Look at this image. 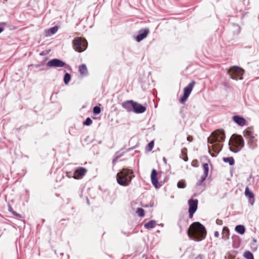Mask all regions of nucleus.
<instances>
[{"label":"nucleus","mask_w":259,"mask_h":259,"mask_svg":"<svg viewBox=\"0 0 259 259\" xmlns=\"http://www.w3.org/2000/svg\"><path fill=\"white\" fill-rule=\"evenodd\" d=\"M136 213H137L138 216L141 218L144 217L145 215V210L142 208L141 207H138L137 209Z\"/></svg>","instance_id":"obj_31"},{"label":"nucleus","mask_w":259,"mask_h":259,"mask_svg":"<svg viewBox=\"0 0 259 259\" xmlns=\"http://www.w3.org/2000/svg\"><path fill=\"white\" fill-rule=\"evenodd\" d=\"M134 171L128 168H122L117 174L116 181L117 183L122 186H127L131 183L134 177Z\"/></svg>","instance_id":"obj_3"},{"label":"nucleus","mask_w":259,"mask_h":259,"mask_svg":"<svg viewBox=\"0 0 259 259\" xmlns=\"http://www.w3.org/2000/svg\"><path fill=\"white\" fill-rule=\"evenodd\" d=\"M186 186V183L185 180L179 181L177 183V187L178 188L183 189Z\"/></svg>","instance_id":"obj_32"},{"label":"nucleus","mask_w":259,"mask_h":259,"mask_svg":"<svg viewBox=\"0 0 259 259\" xmlns=\"http://www.w3.org/2000/svg\"><path fill=\"white\" fill-rule=\"evenodd\" d=\"M244 73V70L238 66H233L227 71V74L230 76V78L233 80H242V75Z\"/></svg>","instance_id":"obj_6"},{"label":"nucleus","mask_w":259,"mask_h":259,"mask_svg":"<svg viewBox=\"0 0 259 259\" xmlns=\"http://www.w3.org/2000/svg\"><path fill=\"white\" fill-rule=\"evenodd\" d=\"M79 72L82 75L87 76L88 75V69L85 64H82L79 66Z\"/></svg>","instance_id":"obj_23"},{"label":"nucleus","mask_w":259,"mask_h":259,"mask_svg":"<svg viewBox=\"0 0 259 259\" xmlns=\"http://www.w3.org/2000/svg\"><path fill=\"white\" fill-rule=\"evenodd\" d=\"M156 223L154 220H150L144 224V227L147 229L154 228L156 226Z\"/></svg>","instance_id":"obj_25"},{"label":"nucleus","mask_w":259,"mask_h":259,"mask_svg":"<svg viewBox=\"0 0 259 259\" xmlns=\"http://www.w3.org/2000/svg\"><path fill=\"white\" fill-rule=\"evenodd\" d=\"M134 149V147L126 149V150H124V148H122L120 150L116 152L115 154L116 155V159H118L120 158L121 157L123 156L125 152H127L130 151L132 150H133Z\"/></svg>","instance_id":"obj_22"},{"label":"nucleus","mask_w":259,"mask_h":259,"mask_svg":"<svg viewBox=\"0 0 259 259\" xmlns=\"http://www.w3.org/2000/svg\"><path fill=\"white\" fill-rule=\"evenodd\" d=\"M144 86H145L144 83L143 82H142V83H141V87H142V88L144 90H145V89H146V87H144Z\"/></svg>","instance_id":"obj_51"},{"label":"nucleus","mask_w":259,"mask_h":259,"mask_svg":"<svg viewBox=\"0 0 259 259\" xmlns=\"http://www.w3.org/2000/svg\"><path fill=\"white\" fill-rule=\"evenodd\" d=\"M207 177L202 176L200 179L196 183V186H199L204 185L203 182L206 180Z\"/></svg>","instance_id":"obj_35"},{"label":"nucleus","mask_w":259,"mask_h":259,"mask_svg":"<svg viewBox=\"0 0 259 259\" xmlns=\"http://www.w3.org/2000/svg\"><path fill=\"white\" fill-rule=\"evenodd\" d=\"M71 79V75L70 73H69L68 72L65 73L64 76H63V81L65 85H67Z\"/></svg>","instance_id":"obj_28"},{"label":"nucleus","mask_w":259,"mask_h":259,"mask_svg":"<svg viewBox=\"0 0 259 259\" xmlns=\"http://www.w3.org/2000/svg\"><path fill=\"white\" fill-rule=\"evenodd\" d=\"M187 233L190 239L199 242L205 238L207 231L203 225L199 222H195L187 229Z\"/></svg>","instance_id":"obj_2"},{"label":"nucleus","mask_w":259,"mask_h":259,"mask_svg":"<svg viewBox=\"0 0 259 259\" xmlns=\"http://www.w3.org/2000/svg\"><path fill=\"white\" fill-rule=\"evenodd\" d=\"M48 67L50 68H61L64 67L65 69L71 72L72 68L69 65L66 63L65 62L58 58H53L50 60L47 63Z\"/></svg>","instance_id":"obj_5"},{"label":"nucleus","mask_w":259,"mask_h":259,"mask_svg":"<svg viewBox=\"0 0 259 259\" xmlns=\"http://www.w3.org/2000/svg\"><path fill=\"white\" fill-rule=\"evenodd\" d=\"M187 140L189 142H191L193 140V137L191 136H188L187 138Z\"/></svg>","instance_id":"obj_47"},{"label":"nucleus","mask_w":259,"mask_h":259,"mask_svg":"<svg viewBox=\"0 0 259 259\" xmlns=\"http://www.w3.org/2000/svg\"><path fill=\"white\" fill-rule=\"evenodd\" d=\"M243 134L249 148L252 149H255L257 146V139L256 138V135L254 133L253 127H248L243 131Z\"/></svg>","instance_id":"obj_4"},{"label":"nucleus","mask_w":259,"mask_h":259,"mask_svg":"<svg viewBox=\"0 0 259 259\" xmlns=\"http://www.w3.org/2000/svg\"><path fill=\"white\" fill-rule=\"evenodd\" d=\"M101 112V109L100 106L96 105L93 107V112L95 115L100 114Z\"/></svg>","instance_id":"obj_33"},{"label":"nucleus","mask_w":259,"mask_h":259,"mask_svg":"<svg viewBox=\"0 0 259 259\" xmlns=\"http://www.w3.org/2000/svg\"><path fill=\"white\" fill-rule=\"evenodd\" d=\"M45 64V63L44 62H41V63L40 64H35L34 65V66L36 68H39V67H41L42 66H44Z\"/></svg>","instance_id":"obj_44"},{"label":"nucleus","mask_w":259,"mask_h":259,"mask_svg":"<svg viewBox=\"0 0 259 259\" xmlns=\"http://www.w3.org/2000/svg\"><path fill=\"white\" fill-rule=\"evenodd\" d=\"M229 229L227 227H224L222 230V238L225 240L228 239L229 236Z\"/></svg>","instance_id":"obj_27"},{"label":"nucleus","mask_w":259,"mask_h":259,"mask_svg":"<svg viewBox=\"0 0 259 259\" xmlns=\"http://www.w3.org/2000/svg\"><path fill=\"white\" fill-rule=\"evenodd\" d=\"M87 172V169L83 167H78L75 169L73 173L71 172L67 173L66 176L69 178L73 177L75 179H81L84 176Z\"/></svg>","instance_id":"obj_9"},{"label":"nucleus","mask_w":259,"mask_h":259,"mask_svg":"<svg viewBox=\"0 0 259 259\" xmlns=\"http://www.w3.org/2000/svg\"><path fill=\"white\" fill-rule=\"evenodd\" d=\"M40 55H43V53H41L40 54Z\"/></svg>","instance_id":"obj_60"},{"label":"nucleus","mask_w":259,"mask_h":259,"mask_svg":"<svg viewBox=\"0 0 259 259\" xmlns=\"http://www.w3.org/2000/svg\"><path fill=\"white\" fill-rule=\"evenodd\" d=\"M223 160L225 163H228L230 166H233L235 164V160L233 157H223Z\"/></svg>","instance_id":"obj_26"},{"label":"nucleus","mask_w":259,"mask_h":259,"mask_svg":"<svg viewBox=\"0 0 259 259\" xmlns=\"http://www.w3.org/2000/svg\"><path fill=\"white\" fill-rule=\"evenodd\" d=\"M163 225H163V224H160V226H161V227H163Z\"/></svg>","instance_id":"obj_57"},{"label":"nucleus","mask_w":259,"mask_h":259,"mask_svg":"<svg viewBox=\"0 0 259 259\" xmlns=\"http://www.w3.org/2000/svg\"><path fill=\"white\" fill-rule=\"evenodd\" d=\"M93 123V120L90 117H87L84 121H83V124L86 126H90Z\"/></svg>","instance_id":"obj_36"},{"label":"nucleus","mask_w":259,"mask_h":259,"mask_svg":"<svg viewBox=\"0 0 259 259\" xmlns=\"http://www.w3.org/2000/svg\"><path fill=\"white\" fill-rule=\"evenodd\" d=\"M196 258H199V259H204V256L203 254H199L197 257H196Z\"/></svg>","instance_id":"obj_46"},{"label":"nucleus","mask_w":259,"mask_h":259,"mask_svg":"<svg viewBox=\"0 0 259 259\" xmlns=\"http://www.w3.org/2000/svg\"><path fill=\"white\" fill-rule=\"evenodd\" d=\"M157 171L155 169H153L151 174V183L155 189H159L161 184L158 181Z\"/></svg>","instance_id":"obj_10"},{"label":"nucleus","mask_w":259,"mask_h":259,"mask_svg":"<svg viewBox=\"0 0 259 259\" xmlns=\"http://www.w3.org/2000/svg\"><path fill=\"white\" fill-rule=\"evenodd\" d=\"M244 194L245 196L248 199L249 203L251 205H253L255 201L254 194L248 186L245 188Z\"/></svg>","instance_id":"obj_14"},{"label":"nucleus","mask_w":259,"mask_h":259,"mask_svg":"<svg viewBox=\"0 0 259 259\" xmlns=\"http://www.w3.org/2000/svg\"><path fill=\"white\" fill-rule=\"evenodd\" d=\"M181 153L182 155L183 156H187V149L186 148H184L182 149L181 150Z\"/></svg>","instance_id":"obj_40"},{"label":"nucleus","mask_w":259,"mask_h":259,"mask_svg":"<svg viewBox=\"0 0 259 259\" xmlns=\"http://www.w3.org/2000/svg\"><path fill=\"white\" fill-rule=\"evenodd\" d=\"M59 28V26L58 25H55L53 27H52L48 29H46L45 30V33L46 36H50L52 35L55 34L58 31Z\"/></svg>","instance_id":"obj_18"},{"label":"nucleus","mask_w":259,"mask_h":259,"mask_svg":"<svg viewBox=\"0 0 259 259\" xmlns=\"http://www.w3.org/2000/svg\"><path fill=\"white\" fill-rule=\"evenodd\" d=\"M87 202L88 204L90 205L89 200L88 197H87Z\"/></svg>","instance_id":"obj_54"},{"label":"nucleus","mask_w":259,"mask_h":259,"mask_svg":"<svg viewBox=\"0 0 259 259\" xmlns=\"http://www.w3.org/2000/svg\"><path fill=\"white\" fill-rule=\"evenodd\" d=\"M134 102V101L133 100H127L123 102L121 105L122 107L125 109L127 112H133Z\"/></svg>","instance_id":"obj_17"},{"label":"nucleus","mask_w":259,"mask_h":259,"mask_svg":"<svg viewBox=\"0 0 259 259\" xmlns=\"http://www.w3.org/2000/svg\"><path fill=\"white\" fill-rule=\"evenodd\" d=\"M61 225L63 226V227H65L67 225V220L65 219H62L60 222Z\"/></svg>","instance_id":"obj_39"},{"label":"nucleus","mask_w":259,"mask_h":259,"mask_svg":"<svg viewBox=\"0 0 259 259\" xmlns=\"http://www.w3.org/2000/svg\"><path fill=\"white\" fill-rule=\"evenodd\" d=\"M162 160L164 162V163H166V159L165 157H163V158H162Z\"/></svg>","instance_id":"obj_52"},{"label":"nucleus","mask_w":259,"mask_h":259,"mask_svg":"<svg viewBox=\"0 0 259 259\" xmlns=\"http://www.w3.org/2000/svg\"><path fill=\"white\" fill-rule=\"evenodd\" d=\"M202 167L204 170L203 175L202 176L207 177L209 172L208 164L207 163H203L202 164Z\"/></svg>","instance_id":"obj_29"},{"label":"nucleus","mask_w":259,"mask_h":259,"mask_svg":"<svg viewBox=\"0 0 259 259\" xmlns=\"http://www.w3.org/2000/svg\"><path fill=\"white\" fill-rule=\"evenodd\" d=\"M8 210L10 212H11L12 214H13V212L15 211L12 206L10 205H8Z\"/></svg>","instance_id":"obj_45"},{"label":"nucleus","mask_w":259,"mask_h":259,"mask_svg":"<svg viewBox=\"0 0 259 259\" xmlns=\"http://www.w3.org/2000/svg\"><path fill=\"white\" fill-rule=\"evenodd\" d=\"M232 121L239 126H243L247 124V121L245 118L240 115H234L232 117Z\"/></svg>","instance_id":"obj_12"},{"label":"nucleus","mask_w":259,"mask_h":259,"mask_svg":"<svg viewBox=\"0 0 259 259\" xmlns=\"http://www.w3.org/2000/svg\"><path fill=\"white\" fill-rule=\"evenodd\" d=\"M183 160L185 162L187 161L188 160V157L187 155L184 156V157L183 158Z\"/></svg>","instance_id":"obj_49"},{"label":"nucleus","mask_w":259,"mask_h":259,"mask_svg":"<svg viewBox=\"0 0 259 259\" xmlns=\"http://www.w3.org/2000/svg\"><path fill=\"white\" fill-rule=\"evenodd\" d=\"M229 150L235 153L239 152L244 146V140L241 135H237L231 145L229 143Z\"/></svg>","instance_id":"obj_7"},{"label":"nucleus","mask_w":259,"mask_h":259,"mask_svg":"<svg viewBox=\"0 0 259 259\" xmlns=\"http://www.w3.org/2000/svg\"><path fill=\"white\" fill-rule=\"evenodd\" d=\"M13 215L16 217L18 219H19V220H21V219H24V217L23 216H22V215H21V214H19L18 213H17V212L16 211H13V214H12Z\"/></svg>","instance_id":"obj_38"},{"label":"nucleus","mask_w":259,"mask_h":259,"mask_svg":"<svg viewBox=\"0 0 259 259\" xmlns=\"http://www.w3.org/2000/svg\"><path fill=\"white\" fill-rule=\"evenodd\" d=\"M60 254H61V255H63V253H61Z\"/></svg>","instance_id":"obj_61"},{"label":"nucleus","mask_w":259,"mask_h":259,"mask_svg":"<svg viewBox=\"0 0 259 259\" xmlns=\"http://www.w3.org/2000/svg\"><path fill=\"white\" fill-rule=\"evenodd\" d=\"M150 206H151V207H153V204H151Z\"/></svg>","instance_id":"obj_58"},{"label":"nucleus","mask_w":259,"mask_h":259,"mask_svg":"<svg viewBox=\"0 0 259 259\" xmlns=\"http://www.w3.org/2000/svg\"><path fill=\"white\" fill-rule=\"evenodd\" d=\"M45 70V68H40V71Z\"/></svg>","instance_id":"obj_56"},{"label":"nucleus","mask_w":259,"mask_h":259,"mask_svg":"<svg viewBox=\"0 0 259 259\" xmlns=\"http://www.w3.org/2000/svg\"><path fill=\"white\" fill-rule=\"evenodd\" d=\"M235 231L240 235H243L245 232V227L243 225H238L235 228Z\"/></svg>","instance_id":"obj_24"},{"label":"nucleus","mask_w":259,"mask_h":259,"mask_svg":"<svg viewBox=\"0 0 259 259\" xmlns=\"http://www.w3.org/2000/svg\"><path fill=\"white\" fill-rule=\"evenodd\" d=\"M232 246L234 248H238L240 246V240L237 235H233L232 236Z\"/></svg>","instance_id":"obj_21"},{"label":"nucleus","mask_w":259,"mask_h":259,"mask_svg":"<svg viewBox=\"0 0 259 259\" xmlns=\"http://www.w3.org/2000/svg\"><path fill=\"white\" fill-rule=\"evenodd\" d=\"M40 222H41V223L42 224H44V223H45V219H41L40 220Z\"/></svg>","instance_id":"obj_53"},{"label":"nucleus","mask_w":259,"mask_h":259,"mask_svg":"<svg viewBox=\"0 0 259 259\" xmlns=\"http://www.w3.org/2000/svg\"><path fill=\"white\" fill-rule=\"evenodd\" d=\"M72 45L74 49L79 53L84 51L88 47L87 41L80 37L75 38L72 41Z\"/></svg>","instance_id":"obj_8"},{"label":"nucleus","mask_w":259,"mask_h":259,"mask_svg":"<svg viewBox=\"0 0 259 259\" xmlns=\"http://www.w3.org/2000/svg\"><path fill=\"white\" fill-rule=\"evenodd\" d=\"M189 96L183 94V96L179 98V102L182 104H185Z\"/></svg>","instance_id":"obj_34"},{"label":"nucleus","mask_w":259,"mask_h":259,"mask_svg":"<svg viewBox=\"0 0 259 259\" xmlns=\"http://www.w3.org/2000/svg\"><path fill=\"white\" fill-rule=\"evenodd\" d=\"M6 25L5 22H1L0 23V33H2L4 30V27L3 25Z\"/></svg>","instance_id":"obj_41"},{"label":"nucleus","mask_w":259,"mask_h":259,"mask_svg":"<svg viewBox=\"0 0 259 259\" xmlns=\"http://www.w3.org/2000/svg\"><path fill=\"white\" fill-rule=\"evenodd\" d=\"M214 236L215 237H219L220 236V234L218 231H215L214 233Z\"/></svg>","instance_id":"obj_48"},{"label":"nucleus","mask_w":259,"mask_h":259,"mask_svg":"<svg viewBox=\"0 0 259 259\" xmlns=\"http://www.w3.org/2000/svg\"><path fill=\"white\" fill-rule=\"evenodd\" d=\"M243 256L246 259H254L253 253L249 250L245 251Z\"/></svg>","instance_id":"obj_30"},{"label":"nucleus","mask_w":259,"mask_h":259,"mask_svg":"<svg viewBox=\"0 0 259 259\" xmlns=\"http://www.w3.org/2000/svg\"><path fill=\"white\" fill-rule=\"evenodd\" d=\"M146 110V107L141 104L134 101L133 112L136 114H141L145 112Z\"/></svg>","instance_id":"obj_13"},{"label":"nucleus","mask_w":259,"mask_h":259,"mask_svg":"<svg viewBox=\"0 0 259 259\" xmlns=\"http://www.w3.org/2000/svg\"><path fill=\"white\" fill-rule=\"evenodd\" d=\"M216 224L218 225H223V221L218 219L216 220Z\"/></svg>","instance_id":"obj_43"},{"label":"nucleus","mask_w":259,"mask_h":259,"mask_svg":"<svg viewBox=\"0 0 259 259\" xmlns=\"http://www.w3.org/2000/svg\"><path fill=\"white\" fill-rule=\"evenodd\" d=\"M195 84V81L194 80H192L186 87L184 88L183 94L189 97Z\"/></svg>","instance_id":"obj_16"},{"label":"nucleus","mask_w":259,"mask_h":259,"mask_svg":"<svg viewBox=\"0 0 259 259\" xmlns=\"http://www.w3.org/2000/svg\"><path fill=\"white\" fill-rule=\"evenodd\" d=\"M225 138V131L223 129L214 131L211 133V137L208 138V152L211 157H216L221 151Z\"/></svg>","instance_id":"obj_1"},{"label":"nucleus","mask_w":259,"mask_h":259,"mask_svg":"<svg viewBox=\"0 0 259 259\" xmlns=\"http://www.w3.org/2000/svg\"><path fill=\"white\" fill-rule=\"evenodd\" d=\"M221 84L224 87V90L226 92L231 91L233 89L229 83V80L225 78L222 82Z\"/></svg>","instance_id":"obj_20"},{"label":"nucleus","mask_w":259,"mask_h":259,"mask_svg":"<svg viewBox=\"0 0 259 259\" xmlns=\"http://www.w3.org/2000/svg\"><path fill=\"white\" fill-rule=\"evenodd\" d=\"M149 33V28H142L138 31V34L135 37V39L137 42H140L146 38Z\"/></svg>","instance_id":"obj_11"},{"label":"nucleus","mask_w":259,"mask_h":259,"mask_svg":"<svg viewBox=\"0 0 259 259\" xmlns=\"http://www.w3.org/2000/svg\"><path fill=\"white\" fill-rule=\"evenodd\" d=\"M117 159H116V155H114V158L112 160V163H114L117 160Z\"/></svg>","instance_id":"obj_50"},{"label":"nucleus","mask_w":259,"mask_h":259,"mask_svg":"<svg viewBox=\"0 0 259 259\" xmlns=\"http://www.w3.org/2000/svg\"><path fill=\"white\" fill-rule=\"evenodd\" d=\"M188 224V221L184 218H180L178 222V225L180 228V232L183 231L184 228H185Z\"/></svg>","instance_id":"obj_19"},{"label":"nucleus","mask_w":259,"mask_h":259,"mask_svg":"<svg viewBox=\"0 0 259 259\" xmlns=\"http://www.w3.org/2000/svg\"><path fill=\"white\" fill-rule=\"evenodd\" d=\"M195 212L196 211H194L188 210L189 218L190 219H192L193 217L194 214L195 213Z\"/></svg>","instance_id":"obj_42"},{"label":"nucleus","mask_w":259,"mask_h":259,"mask_svg":"<svg viewBox=\"0 0 259 259\" xmlns=\"http://www.w3.org/2000/svg\"><path fill=\"white\" fill-rule=\"evenodd\" d=\"M188 210L196 211L198 208V200L197 199L191 198L188 200Z\"/></svg>","instance_id":"obj_15"},{"label":"nucleus","mask_w":259,"mask_h":259,"mask_svg":"<svg viewBox=\"0 0 259 259\" xmlns=\"http://www.w3.org/2000/svg\"><path fill=\"white\" fill-rule=\"evenodd\" d=\"M252 241H253L254 242H256V240L255 238H253Z\"/></svg>","instance_id":"obj_55"},{"label":"nucleus","mask_w":259,"mask_h":259,"mask_svg":"<svg viewBox=\"0 0 259 259\" xmlns=\"http://www.w3.org/2000/svg\"><path fill=\"white\" fill-rule=\"evenodd\" d=\"M154 143L153 141H150L146 146V150L148 151H151L154 147Z\"/></svg>","instance_id":"obj_37"},{"label":"nucleus","mask_w":259,"mask_h":259,"mask_svg":"<svg viewBox=\"0 0 259 259\" xmlns=\"http://www.w3.org/2000/svg\"><path fill=\"white\" fill-rule=\"evenodd\" d=\"M123 233L125 235H126V233L125 232H123Z\"/></svg>","instance_id":"obj_59"}]
</instances>
